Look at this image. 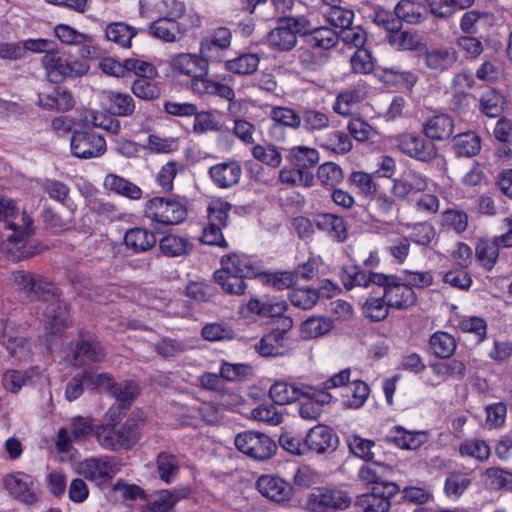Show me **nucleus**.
<instances>
[{"label":"nucleus","mask_w":512,"mask_h":512,"mask_svg":"<svg viewBox=\"0 0 512 512\" xmlns=\"http://www.w3.org/2000/svg\"><path fill=\"white\" fill-rule=\"evenodd\" d=\"M454 118L443 112L427 117L422 124V133L431 141H446L454 133Z\"/></svg>","instance_id":"obj_21"},{"label":"nucleus","mask_w":512,"mask_h":512,"mask_svg":"<svg viewBox=\"0 0 512 512\" xmlns=\"http://www.w3.org/2000/svg\"><path fill=\"white\" fill-rule=\"evenodd\" d=\"M304 386L298 387L284 381H277L270 387L269 396L274 404L283 406L299 400Z\"/></svg>","instance_id":"obj_49"},{"label":"nucleus","mask_w":512,"mask_h":512,"mask_svg":"<svg viewBox=\"0 0 512 512\" xmlns=\"http://www.w3.org/2000/svg\"><path fill=\"white\" fill-rule=\"evenodd\" d=\"M429 346L437 358L449 359L456 351L457 342L448 332L436 331L429 338Z\"/></svg>","instance_id":"obj_51"},{"label":"nucleus","mask_w":512,"mask_h":512,"mask_svg":"<svg viewBox=\"0 0 512 512\" xmlns=\"http://www.w3.org/2000/svg\"><path fill=\"white\" fill-rule=\"evenodd\" d=\"M188 216L185 197H154L145 203L144 217L151 221L154 229L161 226L177 225Z\"/></svg>","instance_id":"obj_3"},{"label":"nucleus","mask_w":512,"mask_h":512,"mask_svg":"<svg viewBox=\"0 0 512 512\" xmlns=\"http://www.w3.org/2000/svg\"><path fill=\"white\" fill-rule=\"evenodd\" d=\"M146 31L151 37L167 43H176L188 34V27L181 21H171L168 18L159 17L152 21Z\"/></svg>","instance_id":"obj_18"},{"label":"nucleus","mask_w":512,"mask_h":512,"mask_svg":"<svg viewBox=\"0 0 512 512\" xmlns=\"http://www.w3.org/2000/svg\"><path fill=\"white\" fill-rule=\"evenodd\" d=\"M46 76L51 83L59 84L66 79L85 75L89 66L73 55L56 48L52 53L44 55L41 60Z\"/></svg>","instance_id":"obj_4"},{"label":"nucleus","mask_w":512,"mask_h":512,"mask_svg":"<svg viewBox=\"0 0 512 512\" xmlns=\"http://www.w3.org/2000/svg\"><path fill=\"white\" fill-rule=\"evenodd\" d=\"M155 78H137L131 86L133 94L142 100L153 101L160 97L161 88Z\"/></svg>","instance_id":"obj_63"},{"label":"nucleus","mask_w":512,"mask_h":512,"mask_svg":"<svg viewBox=\"0 0 512 512\" xmlns=\"http://www.w3.org/2000/svg\"><path fill=\"white\" fill-rule=\"evenodd\" d=\"M213 279L227 294L241 296L246 293L247 283L245 278L230 272L229 269L221 268L216 270L213 273Z\"/></svg>","instance_id":"obj_45"},{"label":"nucleus","mask_w":512,"mask_h":512,"mask_svg":"<svg viewBox=\"0 0 512 512\" xmlns=\"http://www.w3.org/2000/svg\"><path fill=\"white\" fill-rule=\"evenodd\" d=\"M235 448H272L276 447L267 435L256 431H244L235 437Z\"/></svg>","instance_id":"obj_60"},{"label":"nucleus","mask_w":512,"mask_h":512,"mask_svg":"<svg viewBox=\"0 0 512 512\" xmlns=\"http://www.w3.org/2000/svg\"><path fill=\"white\" fill-rule=\"evenodd\" d=\"M188 495V490H160L157 498L147 503L141 512H171L175 504Z\"/></svg>","instance_id":"obj_43"},{"label":"nucleus","mask_w":512,"mask_h":512,"mask_svg":"<svg viewBox=\"0 0 512 512\" xmlns=\"http://www.w3.org/2000/svg\"><path fill=\"white\" fill-rule=\"evenodd\" d=\"M104 109L113 116L129 117L135 112V101L127 93L108 91L105 93Z\"/></svg>","instance_id":"obj_35"},{"label":"nucleus","mask_w":512,"mask_h":512,"mask_svg":"<svg viewBox=\"0 0 512 512\" xmlns=\"http://www.w3.org/2000/svg\"><path fill=\"white\" fill-rule=\"evenodd\" d=\"M502 245L497 237L479 239L475 246V257L479 264L486 270L491 271L499 258V249Z\"/></svg>","instance_id":"obj_39"},{"label":"nucleus","mask_w":512,"mask_h":512,"mask_svg":"<svg viewBox=\"0 0 512 512\" xmlns=\"http://www.w3.org/2000/svg\"><path fill=\"white\" fill-rule=\"evenodd\" d=\"M399 492L396 483L372 486L370 492L357 497L356 505L364 512H388L391 498Z\"/></svg>","instance_id":"obj_14"},{"label":"nucleus","mask_w":512,"mask_h":512,"mask_svg":"<svg viewBox=\"0 0 512 512\" xmlns=\"http://www.w3.org/2000/svg\"><path fill=\"white\" fill-rule=\"evenodd\" d=\"M381 79L386 84L395 85L411 92L417 84L419 77L414 71L392 66L382 68Z\"/></svg>","instance_id":"obj_44"},{"label":"nucleus","mask_w":512,"mask_h":512,"mask_svg":"<svg viewBox=\"0 0 512 512\" xmlns=\"http://www.w3.org/2000/svg\"><path fill=\"white\" fill-rule=\"evenodd\" d=\"M279 181L289 186L309 188L315 184V174L290 165V167L285 166L279 171Z\"/></svg>","instance_id":"obj_52"},{"label":"nucleus","mask_w":512,"mask_h":512,"mask_svg":"<svg viewBox=\"0 0 512 512\" xmlns=\"http://www.w3.org/2000/svg\"><path fill=\"white\" fill-rule=\"evenodd\" d=\"M124 243L133 253H143L153 248L157 239L152 231L142 227H134L126 231Z\"/></svg>","instance_id":"obj_38"},{"label":"nucleus","mask_w":512,"mask_h":512,"mask_svg":"<svg viewBox=\"0 0 512 512\" xmlns=\"http://www.w3.org/2000/svg\"><path fill=\"white\" fill-rule=\"evenodd\" d=\"M271 118L275 122L271 128L272 132L280 130L283 126L296 129L301 125L300 114L288 107H274Z\"/></svg>","instance_id":"obj_59"},{"label":"nucleus","mask_w":512,"mask_h":512,"mask_svg":"<svg viewBox=\"0 0 512 512\" xmlns=\"http://www.w3.org/2000/svg\"><path fill=\"white\" fill-rule=\"evenodd\" d=\"M248 312L259 317H281L288 308L286 301L276 298L252 297L246 304Z\"/></svg>","instance_id":"obj_32"},{"label":"nucleus","mask_w":512,"mask_h":512,"mask_svg":"<svg viewBox=\"0 0 512 512\" xmlns=\"http://www.w3.org/2000/svg\"><path fill=\"white\" fill-rule=\"evenodd\" d=\"M351 501V497L343 490L320 487L308 495L305 509L309 512L344 510L350 506Z\"/></svg>","instance_id":"obj_12"},{"label":"nucleus","mask_w":512,"mask_h":512,"mask_svg":"<svg viewBox=\"0 0 512 512\" xmlns=\"http://www.w3.org/2000/svg\"><path fill=\"white\" fill-rule=\"evenodd\" d=\"M308 19L305 15L279 17L276 26L267 35L269 46L280 52L293 50L298 43V37L301 38L308 28Z\"/></svg>","instance_id":"obj_5"},{"label":"nucleus","mask_w":512,"mask_h":512,"mask_svg":"<svg viewBox=\"0 0 512 512\" xmlns=\"http://www.w3.org/2000/svg\"><path fill=\"white\" fill-rule=\"evenodd\" d=\"M208 74H198L191 79V89L199 96H218L225 100H233L235 92L233 88L227 84L214 81L207 77Z\"/></svg>","instance_id":"obj_27"},{"label":"nucleus","mask_w":512,"mask_h":512,"mask_svg":"<svg viewBox=\"0 0 512 512\" xmlns=\"http://www.w3.org/2000/svg\"><path fill=\"white\" fill-rule=\"evenodd\" d=\"M480 111L490 118H498L502 115L505 105V96L496 89L484 91L480 97Z\"/></svg>","instance_id":"obj_50"},{"label":"nucleus","mask_w":512,"mask_h":512,"mask_svg":"<svg viewBox=\"0 0 512 512\" xmlns=\"http://www.w3.org/2000/svg\"><path fill=\"white\" fill-rule=\"evenodd\" d=\"M299 399L298 412L305 420H317L323 412V407L332 400V395L325 390H319L312 386H304Z\"/></svg>","instance_id":"obj_15"},{"label":"nucleus","mask_w":512,"mask_h":512,"mask_svg":"<svg viewBox=\"0 0 512 512\" xmlns=\"http://www.w3.org/2000/svg\"><path fill=\"white\" fill-rule=\"evenodd\" d=\"M315 177L322 186L334 188L343 181L344 174L338 164L328 161L318 166Z\"/></svg>","instance_id":"obj_58"},{"label":"nucleus","mask_w":512,"mask_h":512,"mask_svg":"<svg viewBox=\"0 0 512 512\" xmlns=\"http://www.w3.org/2000/svg\"><path fill=\"white\" fill-rule=\"evenodd\" d=\"M208 174L216 187L227 189L239 183L242 168L238 161H225L211 166Z\"/></svg>","instance_id":"obj_24"},{"label":"nucleus","mask_w":512,"mask_h":512,"mask_svg":"<svg viewBox=\"0 0 512 512\" xmlns=\"http://www.w3.org/2000/svg\"><path fill=\"white\" fill-rule=\"evenodd\" d=\"M285 159L291 166H296L305 172H312L320 160L319 151L315 148L297 145L291 148L283 149Z\"/></svg>","instance_id":"obj_30"},{"label":"nucleus","mask_w":512,"mask_h":512,"mask_svg":"<svg viewBox=\"0 0 512 512\" xmlns=\"http://www.w3.org/2000/svg\"><path fill=\"white\" fill-rule=\"evenodd\" d=\"M314 225L327 233L337 242H344L348 237V223L344 217L333 213H319L314 217Z\"/></svg>","instance_id":"obj_28"},{"label":"nucleus","mask_w":512,"mask_h":512,"mask_svg":"<svg viewBox=\"0 0 512 512\" xmlns=\"http://www.w3.org/2000/svg\"><path fill=\"white\" fill-rule=\"evenodd\" d=\"M103 185L109 192L130 200H140L143 196V191L138 185L117 174L106 175Z\"/></svg>","instance_id":"obj_37"},{"label":"nucleus","mask_w":512,"mask_h":512,"mask_svg":"<svg viewBox=\"0 0 512 512\" xmlns=\"http://www.w3.org/2000/svg\"><path fill=\"white\" fill-rule=\"evenodd\" d=\"M257 490L267 499L285 502L293 496V487L283 479L271 475H262L256 482Z\"/></svg>","instance_id":"obj_23"},{"label":"nucleus","mask_w":512,"mask_h":512,"mask_svg":"<svg viewBox=\"0 0 512 512\" xmlns=\"http://www.w3.org/2000/svg\"><path fill=\"white\" fill-rule=\"evenodd\" d=\"M426 188L425 177L416 172H408L393 180L392 193L399 199H405L408 195L422 192Z\"/></svg>","instance_id":"obj_36"},{"label":"nucleus","mask_w":512,"mask_h":512,"mask_svg":"<svg viewBox=\"0 0 512 512\" xmlns=\"http://www.w3.org/2000/svg\"><path fill=\"white\" fill-rule=\"evenodd\" d=\"M79 340L73 351L74 366L82 367L100 363L105 359L106 352L102 344L95 338H85L84 330L78 333Z\"/></svg>","instance_id":"obj_16"},{"label":"nucleus","mask_w":512,"mask_h":512,"mask_svg":"<svg viewBox=\"0 0 512 512\" xmlns=\"http://www.w3.org/2000/svg\"><path fill=\"white\" fill-rule=\"evenodd\" d=\"M433 375L441 378L443 381L456 380L462 381L467 374L466 364L459 359H450L447 361H436L430 364Z\"/></svg>","instance_id":"obj_41"},{"label":"nucleus","mask_w":512,"mask_h":512,"mask_svg":"<svg viewBox=\"0 0 512 512\" xmlns=\"http://www.w3.org/2000/svg\"><path fill=\"white\" fill-rule=\"evenodd\" d=\"M37 104L45 109L64 112L75 106V100L69 90L56 86L50 92L38 93Z\"/></svg>","instance_id":"obj_31"},{"label":"nucleus","mask_w":512,"mask_h":512,"mask_svg":"<svg viewBox=\"0 0 512 512\" xmlns=\"http://www.w3.org/2000/svg\"><path fill=\"white\" fill-rule=\"evenodd\" d=\"M303 440L307 448H337L339 444V438L333 429L324 424L311 428Z\"/></svg>","instance_id":"obj_40"},{"label":"nucleus","mask_w":512,"mask_h":512,"mask_svg":"<svg viewBox=\"0 0 512 512\" xmlns=\"http://www.w3.org/2000/svg\"><path fill=\"white\" fill-rule=\"evenodd\" d=\"M253 157L271 168H278L282 163L281 150L272 145H254L251 149Z\"/></svg>","instance_id":"obj_64"},{"label":"nucleus","mask_w":512,"mask_h":512,"mask_svg":"<svg viewBox=\"0 0 512 512\" xmlns=\"http://www.w3.org/2000/svg\"><path fill=\"white\" fill-rule=\"evenodd\" d=\"M4 485L10 496L25 505H35L39 502L37 482L28 474L23 472L9 474L4 479Z\"/></svg>","instance_id":"obj_13"},{"label":"nucleus","mask_w":512,"mask_h":512,"mask_svg":"<svg viewBox=\"0 0 512 512\" xmlns=\"http://www.w3.org/2000/svg\"><path fill=\"white\" fill-rule=\"evenodd\" d=\"M255 350L263 357H277L285 353L284 331L272 330L265 334L256 344Z\"/></svg>","instance_id":"obj_42"},{"label":"nucleus","mask_w":512,"mask_h":512,"mask_svg":"<svg viewBox=\"0 0 512 512\" xmlns=\"http://www.w3.org/2000/svg\"><path fill=\"white\" fill-rule=\"evenodd\" d=\"M143 420L130 416L116 431L111 425H100L97 430V440L104 448H115L116 445L131 448L140 438Z\"/></svg>","instance_id":"obj_6"},{"label":"nucleus","mask_w":512,"mask_h":512,"mask_svg":"<svg viewBox=\"0 0 512 512\" xmlns=\"http://www.w3.org/2000/svg\"><path fill=\"white\" fill-rule=\"evenodd\" d=\"M428 440V431L407 430L400 425L394 426L385 437L387 445H395L398 448H420Z\"/></svg>","instance_id":"obj_25"},{"label":"nucleus","mask_w":512,"mask_h":512,"mask_svg":"<svg viewBox=\"0 0 512 512\" xmlns=\"http://www.w3.org/2000/svg\"><path fill=\"white\" fill-rule=\"evenodd\" d=\"M302 44L296 50V58L305 71H319L329 61L331 50L337 46V32L329 26L312 25L308 19V28L302 34Z\"/></svg>","instance_id":"obj_2"},{"label":"nucleus","mask_w":512,"mask_h":512,"mask_svg":"<svg viewBox=\"0 0 512 512\" xmlns=\"http://www.w3.org/2000/svg\"><path fill=\"white\" fill-rule=\"evenodd\" d=\"M28 297L37 301L48 302L56 297H62V291L45 277L37 275Z\"/></svg>","instance_id":"obj_61"},{"label":"nucleus","mask_w":512,"mask_h":512,"mask_svg":"<svg viewBox=\"0 0 512 512\" xmlns=\"http://www.w3.org/2000/svg\"><path fill=\"white\" fill-rule=\"evenodd\" d=\"M137 34L138 30L125 22H112L105 28L106 39L122 48H130Z\"/></svg>","instance_id":"obj_47"},{"label":"nucleus","mask_w":512,"mask_h":512,"mask_svg":"<svg viewBox=\"0 0 512 512\" xmlns=\"http://www.w3.org/2000/svg\"><path fill=\"white\" fill-rule=\"evenodd\" d=\"M107 150L105 138L91 128L75 129L70 138V152L75 158L86 160L102 156Z\"/></svg>","instance_id":"obj_9"},{"label":"nucleus","mask_w":512,"mask_h":512,"mask_svg":"<svg viewBox=\"0 0 512 512\" xmlns=\"http://www.w3.org/2000/svg\"><path fill=\"white\" fill-rule=\"evenodd\" d=\"M0 221L5 222V227L13 231L6 241L2 242V251L8 259L19 262L41 252L39 244L23 242L34 234V220L25 211L19 216L12 199L0 197Z\"/></svg>","instance_id":"obj_1"},{"label":"nucleus","mask_w":512,"mask_h":512,"mask_svg":"<svg viewBox=\"0 0 512 512\" xmlns=\"http://www.w3.org/2000/svg\"><path fill=\"white\" fill-rule=\"evenodd\" d=\"M383 275L384 273L367 272L359 265L345 266L340 272L341 281L347 290L357 286L368 288L371 285H375L379 287L380 281H378V278L380 279Z\"/></svg>","instance_id":"obj_26"},{"label":"nucleus","mask_w":512,"mask_h":512,"mask_svg":"<svg viewBox=\"0 0 512 512\" xmlns=\"http://www.w3.org/2000/svg\"><path fill=\"white\" fill-rule=\"evenodd\" d=\"M355 456L364 459L367 462H370L367 465H364L359 470L358 476L362 481H365L372 486L384 485L389 483L388 481L382 480V475L379 473L376 467L385 468V466L380 462H371L373 453L371 450H360L361 453H358L357 450H350Z\"/></svg>","instance_id":"obj_48"},{"label":"nucleus","mask_w":512,"mask_h":512,"mask_svg":"<svg viewBox=\"0 0 512 512\" xmlns=\"http://www.w3.org/2000/svg\"><path fill=\"white\" fill-rule=\"evenodd\" d=\"M420 57L425 66L434 72L444 73L454 67L458 61L457 51L450 46L428 48L424 45Z\"/></svg>","instance_id":"obj_17"},{"label":"nucleus","mask_w":512,"mask_h":512,"mask_svg":"<svg viewBox=\"0 0 512 512\" xmlns=\"http://www.w3.org/2000/svg\"><path fill=\"white\" fill-rule=\"evenodd\" d=\"M396 147L404 155L422 163H431L438 157V148L424 134L401 133L395 138Z\"/></svg>","instance_id":"obj_10"},{"label":"nucleus","mask_w":512,"mask_h":512,"mask_svg":"<svg viewBox=\"0 0 512 512\" xmlns=\"http://www.w3.org/2000/svg\"><path fill=\"white\" fill-rule=\"evenodd\" d=\"M389 308L383 294L381 296L368 297L362 307L363 314L372 322L385 320L389 315Z\"/></svg>","instance_id":"obj_62"},{"label":"nucleus","mask_w":512,"mask_h":512,"mask_svg":"<svg viewBox=\"0 0 512 512\" xmlns=\"http://www.w3.org/2000/svg\"><path fill=\"white\" fill-rule=\"evenodd\" d=\"M0 344L18 361H27L31 356L30 340L26 337L13 336L6 329L0 335Z\"/></svg>","instance_id":"obj_46"},{"label":"nucleus","mask_w":512,"mask_h":512,"mask_svg":"<svg viewBox=\"0 0 512 512\" xmlns=\"http://www.w3.org/2000/svg\"><path fill=\"white\" fill-rule=\"evenodd\" d=\"M365 17L377 27L384 29L387 34L394 29L402 28L396 8L390 10L378 4H372L366 8Z\"/></svg>","instance_id":"obj_33"},{"label":"nucleus","mask_w":512,"mask_h":512,"mask_svg":"<svg viewBox=\"0 0 512 512\" xmlns=\"http://www.w3.org/2000/svg\"><path fill=\"white\" fill-rule=\"evenodd\" d=\"M259 57L253 53H245L233 59H226L223 63L225 70L238 75L254 73L259 65Z\"/></svg>","instance_id":"obj_56"},{"label":"nucleus","mask_w":512,"mask_h":512,"mask_svg":"<svg viewBox=\"0 0 512 512\" xmlns=\"http://www.w3.org/2000/svg\"><path fill=\"white\" fill-rule=\"evenodd\" d=\"M169 66L178 75L196 77L200 74H208L209 67L201 53H179L174 55Z\"/></svg>","instance_id":"obj_22"},{"label":"nucleus","mask_w":512,"mask_h":512,"mask_svg":"<svg viewBox=\"0 0 512 512\" xmlns=\"http://www.w3.org/2000/svg\"><path fill=\"white\" fill-rule=\"evenodd\" d=\"M379 288L383 290V296L387 300L388 307L397 310H407L417 302V295L409 284H405L401 276L384 274L378 278Z\"/></svg>","instance_id":"obj_8"},{"label":"nucleus","mask_w":512,"mask_h":512,"mask_svg":"<svg viewBox=\"0 0 512 512\" xmlns=\"http://www.w3.org/2000/svg\"><path fill=\"white\" fill-rule=\"evenodd\" d=\"M232 32L226 26H218L203 36L199 42V52L210 65L222 64L231 52Z\"/></svg>","instance_id":"obj_7"},{"label":"nucleus","mask_w":512,"mask_h":512,"mask_svg":"<svg viewBox=\"0 0 512 512\" xmlns=\"http://www.w3.org/2000/svg\"><path fill=\"white\" fill-rule=\"evenodd\" d=\"M99 426L94 424L90 416H74L70 419L69 428L58 430L55 448H72L73 443L81 444L93 436L97 438Z\"/></svg>","instance_id":"obj_11"},{"label":"nucleus","mask_w":512,"mask_h":512,"mask_svg":"<svg viewBox=\"0 0 512 512\" xmlns=\"http://www.w3.org/2000/svg\"><path fill=\"white\" fill-rule=\"evenodd\" d=\"M118 471V463L114 460L91 458L83 461L80 465V474L91 481L110 479Z\"/></svg>","instance_id":"obj_29"},{"label":"nucleus","mask_w":512,"mask_h":512,"mask_svg":"<svg viewBox=\"0 0 512 512\" xmlns=\"http://www.w3.org/2000/svg\"><path fill=\"white\" fill-rule=\"evenodd\" d=\"M397 16L403 22L419 24L426 19V8L424 5L410 0H401L395 6Z\"/></svg>","instance_id":"obj_54"},{"label":"nucleus","mask_w":512,"mask_h":512,"mask_svg":"<svg viewBox=\"0 0 512 512\" xmlns=\"http://www.w3.org/2000/svg\"><path fill=\"white\" fill-rule=\"evenodd\" d=\"M387 41L398 50L421 51L425 45L415 34L401 29H394L387 34Z\"/></svg>","instance_id":"obj_55"},{"label":"nucleus","mask_w":512,"mask_h":512,"mask_svg":"<svg viewBox=\"0 0 512 512\" xmlns=\"http://www.w3.org/2000/svg\"><path fill=\"white\" fill-rule=\"evenodd\" d=\"M481 137L474 131L459 133L452 138L451 149L457 158H472L482 147Z\"/></svg>","instance_id":"obj_34"},{"label":"nucleus","mask_w":512,"mask_h":512,"mask_svg":"<svg viewBox=\"0 0 512 512\" xmlns=\"http://www.w3.org/2000/svg\"><path fill=\"white\" fill-rule=\"evenodd\" d=\"M159 248L164 255L177 257L189 254L193 249V243L184 237L168 234L160 239Z\"/></svg>","instance_id":"obj_53"},{"label":"nucleus","mask_w":512,"mask_h":512,"mask_svg":"<svg viewBox=\"0 0 512 512\" xmlns=\"http://www.w3.org/2000/svg\"><path fill=\"white\" fill-rule=\"evenodd\" d=\"M324 16L332 27L343 30L353 24L355 13L349 5L336 4L328 8Z\"/></svg>","instance_id":"obj_57"},{"label":"nucleus","mask_w":512,"mask_h":512,"mask_svg":"<svg viewBox=\"0 0 512 512\" xmlns=\"http://www.w3.org/2000/svg\"><path fill=\"white\" fill-rule=\"evenodd\" d=\"M222 268L230 270L246 278H255L262 275L261 262L254 257L243 253H231L224 255L220 260Z\"/></svg>","instance_id":"obj_20"},{"label":"nucleus","mask_w":512,"mask_h":512,"mask_svg":"<svg viewBox=\"0 0 512 512\" xmlns=\"http://www.w3.org/2000/svg\"><path fill=\"white\" fill-rule=\"evenodd\" d=\"M48 302L44 311L45 329L52 335L62 334L70 326L69 305L61 297Z\"/></svg>","instance_id":"obj_19"}]
</instances>
